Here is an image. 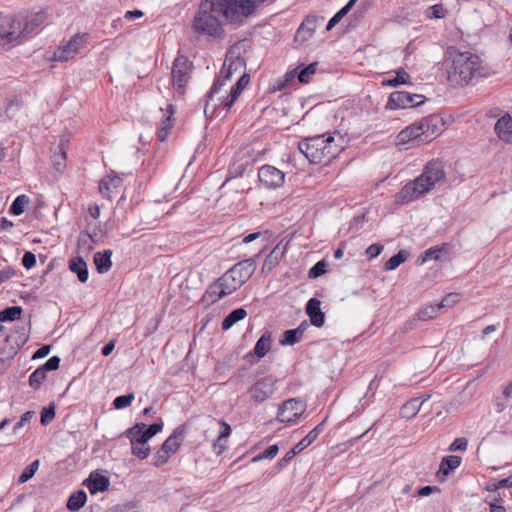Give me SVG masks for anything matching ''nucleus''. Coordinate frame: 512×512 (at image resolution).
Segmentation results:
<instances>
[{"instance_id":"1","label":"nucleus","mask_w":512,"mask_h":512,"mask_svg":"<svg viewBox=\"0 0 512 512\" xmlns=\"http://www.w3.org/2000/svg\"><path fill=\"white\" fill-rule=\"evenodd\" d=\"M243 22L231 0H202L192 21L193 32L213 39L221 38L223 24Z\"/></svg>"},{"instance_id":"2","label":"nucleus","mask_w":512,"mask_h":512,"mask_svg":"<svg viewBox=\"0 0 512 512\" xmlns=\"http://www.w3.org/2000/svg\"><path fill=\"white\" fill-rule=\"evenodd\" d=\"M445 165L440 159L428 161L422 173L413 181L405 184L396 196L400 204H407L415 201L431 191L437 184L446 180Z\"/></svg>"},{"instance_id":"3","label":"nucleus","mask_w":512,"mask_h":512,"mask_svg":"<svg viewBox=\"0 0 512 512\" xmlns=\"http://www.w3.org/2000/svg\"><path fill=\"white\" fill-rule=\"evenodd\" d=\"M489 76V69L476 54L469 51L455 52L448 69V80L460 86L474 85Z\"/></svg>"},{"instance_id":"4","label":"nucleus","mask_w":512,"mask_h":512,"mask_svg":"<svg viewBox=\"0 0 512 512\" xmlns=\"http://www.w3.org/2000/svg\"><path fill=\"white\" fill-rule=\"evenodd\" d=\"M344 139L335 131L333 133L308 137L299 142V150L310 163L319 164L323 160L330 161L343 149Z\"/></svg>"},{"instance_id":"5","label":"nucleus","mask_w":512,"mask_h":512,"mask_svg":"<svg viewBox=\"0 0 512 512\" xmlns=\"http://www.w3.org/2000/svg\"><path fill=\"white\" fill-rule=\"evenodd\" d=\"M256 270L254 258L239 261L226 271L220 278L224 282L226 290L233 293L240 288L253 275Z\"/></svg>"},{"instance_id":"6","label":"nucleus","mask_w":512,"mask_h":512,"mask_svg":"<svg viewBox=\"0 0 512 512\" xmlns=\"http://www.w3.org/2000/svg\"><path fill=\"white\" fill-rule=\"evenodd\" d=\"M193 63L185 55H178L172 65L171 78L173 88L179 95L185 93V88L190 81Z\"/></svg>"},{"instance_id":"7","label":"nucleus","mask_w":512,"mask_h":512,"mask_svg":"<svg viewBox=\"0 0 512 512\" xmlns=\"http://www.w3.org/2000/svg\"><path fill=\"white\" fill-rule=\"evenodd\" d=\"M89 35L87 33H77L67 42H62L49 56V59L57 62H65L73 59L86 44Z\"/></svg>"},{"instance_id":"8","label":"nucleus","mask_w":512,"mask_h":512,"mask_svg":"<svg viewBox=\"0 0 512 512\" xmlns=\"http://www.w3.org/2000/svg\"><path fill=\"white\" fill-rule=\"evenodd\" d=\"M26 38L21 20L7 19L0 23V45L6 48L20 44Z\"/></svg>"},{"instance_id":"9","label":"nucleus","mask_w":512,"mask_h":512,"mask_svg":"<svg viewBox=\"0 0 512 512\" xmlns=\"http://www.w3.org/2000/svg\"><path fill=\"white\" fill-rule=\"evenodd\" d=\"M424 101L425 97L421 94L394 91L390 94L385 108L388 110L412 108L423 104Z\"/></svg>"},{"instance_id":"10","label":"nucleus","mask_w":512,"mask_h":512,"mask_svg":"<svg viewBox=\"0 0 512 512\" xmlns=\"http://www.w3.org/2000/svg\"><path fill=\"white\" fill-rule=\"evenodd\" d=\"M422 126L418 122L411 124L405 129L401 130L395 140L397 146H406V148H412L425 144L422 140L424 138Z\"/></svg>"},{"instance_id":"11","label":"nucleus","mask_w":512,"mask_h":512,"mask_svg":"<svg viewBox=\"0 0 512 512\" xmlns=\"http://www.w3.org/2000/svg\"><path fill=\"white\" fill-rule=\"evenodd\" d=\"M305 407L301 400L288 399L279 406L277 419L283 423L295 422L304 413Z\"/></svg>"},{"instance_id":"12","label":"nucleus","mask_w":512,"mask_h":512,"mask_svg":"<svg viewBox=\"0 0 512 512\" xmlns=\"http://www.w3.org/2000/svg\"><path fill=\"white\" fill-rule=\"evenodd\" d=\"M259 182L267 189L280 188L285 181V173L272 165H263L258 170Z\"/></svg>"},{"instance_id":"13","label":"nucleus","mask_w":512,"mask_h":512,"mask_svg":"<svg viewBox=\"0 0 512 512\" xmlns=\"http://www.w3.org/2000/svg\"><path fill=\"white\" fill-rule=\"evenodd\" d=\"M275 391V381L270 378L257 380L249 389L250 398L257 404L269 399Z\"/></svg>"},{"instance_id":"14","label":"nucleus","mask_w":512,"mask_h":512,"mask_svg":"<svg viewBox=\"0 0 512 512\" xmlns=\"http://www.w3.org/2000/svg\"><path fill=\"white\" fill-rule=\"evenodd\" d=\"M418 123L423 128L422 131L424 132V138H422V140L426 143H429L432 139L436 138L440 134L441 127L443 126L442 118L438 115H430L423 118Z\"/></svg>"},{"instance_id":"15","label":"nucleus","mask_w":512,"mask_h":512,"mask_svg":"<svg viewBox=\"0 0 512 512\" xmlns=\"http://www.w3.org/2000/svg\"><path fill=\"white\" fill-rule=\"evenodd\" d=\"M230 294L231 293L226 290L224 282L221 281V278L219 277L215 282L207 287L202 296V301L207 304H214L218 300Z\"/></svg>"},{"instance_id":"16","label":"nucleus","mask_w":512,"mask_h":512,"mask_svg":"<svg viewBox=\"0 0 512 512\" xmlns=\"http://www.w3.org/2000/svg\"><path fill=\"white\" fill-rule=\"evenodd\" d=\"M83 484L86 485L92 495H95L98 492H104L108 490L110 480L108 477L98 473L97 471H93L90 473L89 477L84 481Z\"/></svg>"},{"instance_id":"17","label":"nucleus","mask_w":512,"mask_h":512,"mask_svg":"<svg viewBox=\"0 0 512 512\" xmlns=\"http://www.w3.org/2000/svg\"><path fill=\"white\" fill-rule=\"evenodd\" d=\"M323 20V17L319 18L314 15L307 16L297 30L296 39L306 41L311 38L317 28L318 22H322Z\"/></svg>"},{"instance_id":"18","label":"nucleus","mask_w":512,"mask_h":512,"mask_svg":"<svg viewBox=\"0 0 512 512\" xmlns=\"http://www.w3.org/2000/svg\"><path fill=\"white\" fill-rule=\"evenodd\" d=\"M231 75L230 69L221 71L220 75L214 80L210 91L207 93V101L204 109L205 114L208 113L210 104L214 102V98L220 94L222 87L225 85L226 81L230 80Z\"/></svg>"},{"instance_id":"19","label":"nucleus","mask_w":512,"mask_h":512,"mask_svg":"<svg viewBox=\"0 0 512 512\" xmlns=\"http://www.w3.org/2000/svg\"><path fill=\"white\" fill-rule=\"evenodd\" d=\"M306 313L310 322L315 327H322L325 322V314L321 311V301L317 298H311L306 305Z\"/></svg>"},{"instance_id":"20","label":"nucleus","mask_w":512,"mask_h":512,"mask_svg":"<svg viewBox=\"0 0 512 512\" xmlns=\"http://www.w3.org/2000/svg\"><path fill=\"white\" fill-rule=\"evenodd\" d=\"M494 130L500 140L512 143V117L509 114H505L497 120Z\"/></svg>"},{"instance_id":"21","label":"nucleus","mask_w":512,"mask_h":512,"mask_svg":"<svg viewBox=\"0 0 512 512\" xmlns=\"http://www.w3.org/2000/svg\"><path fill=\"white\" fill-rule=\"evenodd\" d=\"M242 90L236 87L235 85L231 88L230 93L228 95H217L214 98V102L210 104L212 107L211 113L213 114L215 110L222 106L226 111L230 110V108L233 106L234 102L238 98V96L241 94Z\"/></svg>"},{"instance_id":"22","label":"nucleus","mask_w":512,"mask_h":512,"mask_svg":"<svg viewBox=\"0 0 512 512\" xmlns=\"http://www.w3.org/2000/svg\"><path fill=\"white\" fill-rule=\"evenodd\" d=\"M68 268L72 273L77 275L81 283H86L89 277L88 266L81 256L73 257L68 262Z\"/></svg>"},{"instance_id":"23","label":"nucleus","mask_w":512,"mask_h":512,"mask_svg":"<svg viewBox=\"0 0 512 512\" xmlns=\"http://www.w3.org/2000/svg\"><path fill=\"white\" fill-rule=\"evenodd\" d=\"M185 432L184 426L177 427L172 434L163 442L161 445L162 450L167 451L169 454H174L183 441V435Z\"/></svg>"},{"instance_id":"24","label":"nucleus","mask_w":512,"mask_h":512,"mask_svg":"<svg viewBox=\"0 0 512 512\" xmlns=\"http://www.w3.org/2000/svg\"><path fill=\"white\" fill-rule=\"evenodd\" d=\"M146 424L136 423L125 432L126 437L130 440L131 444L145 445L150 438L146 434Z\"/></svg>"},{"instance_id":"25","label":"nucleus","mask_w":512,"mask_h":512,"mask_svg":"<svg viewBox=\"0 0 512 512\" xmlns=\"http://www.w3.org/2000/svg\"><path fill=\"white\" fill-rule=\"evenodd\" d=\"M461 464V457L456 455H449L442 458L437 477L439 480H444L446 476L453 470L458 468Z\"/></svg>"},{"instance_id":"26","label":"nucleus","mask_w":512,"mask_h":512,"mask_svg":"<svg viewBox=\"0 0 512 512\" xmlns=\"http://www.w3.org/2000/svg\"><path fill=\"white\" fill-rule=\"evenodd\" d=\"M112 250L107 249L103 251L96 252L94 254V264L96 266V270L100 274L107 273L112 267Z\"/></svg>"},{"instance_id":"27","label":"nucleus","mask_w":512,"mask_h":512,"mask_svg":"<svg viewBox=\"0 0 512 512\" xmlns=\"http://www.w3.org/2000/svg\"><path fill=\"white\" fill-rule=\"evenodd\" d=\"M122 179L118 176L107 177L100 181L99 191L105 198L111 199L112 194L121 186Z\"/></svg>"},{"instance_id":"28","label":"nucleus","mask_w":512,"mask_h":512,"mask_svg":"<svg viewBox=\"0 0 512 512\" xmlns=\"http://www.w3.org/2000/svg\"><path fill=\"white\" fill-rule=\"evenodd\" d=\"M86 500V492L84 490H77L69 496L66 504L67 509L73 512L78 511L84 506Z\"/></svg>"},{"instance_id":"29","label":"nucleus","mask_w":512,"mask_h":512,"mask_svg":"<svg viewBox=\"0 0 512 512\" xmlns=\"http://www.w3.org/2000/svg\"><path fill=\"white\" fill-rule=\"evenodd\" d=\"M420 398H412L402 405L400 409V416L405 419H411L419 412L422 403H419Z\"/></svg>"},{"instance_id":"30","label":"nucleus","mask_w":512,"mask_h":512,"mask_svg":"<svg viewBox=\"0 0 512 512\" xmlns=\"http://www.w3.org/2000/svg\"><path fill=\"white\" fill-rule=\"evenodd\" d=\"M247 315L244 308H237L231 311L222 321V329L229 330L238 321L243 320Z\"/></svg>"},{"instance_id":"31","label":"nucleus","mask_w":512,"mask_h":512,"mask_svg":"<svg viewBox=\"0 0 512 512\" xmlns=\"http://www.w3.org/2000/svg\"><path fill=\"white\" fill-rule=\"evenodd\" d=\"M324 426V421L318 424L314 429H312L302 440H300L294 447L299 452H302L305 448L310 446L318 437L319 433L322 431Z\"/></svg>"},{"instance_id":"32","label":"nucleus","mask_w":512,"mask_h":512,"mask_svg":"<svg viewBox=\"0 0 512 512\" xmlns=\"http://www.w3.org/2000/svg\"><path fill=\"white\" fill-rule=\"evenodd\" d=\"M30 203V198L27 195H19L12 202L9 212L12 215L19 216L24 213L25 207Z\"/></svg>"},{"instance_id":"33","label":"nucleus","mask_w":512,"mask_h":512,"mask_svg":"<svg viewBox=\"0 0 512 512\" xmlns=\"http://www.w3.org/2000/svg\"><path fill=\"white\" fill-rule=\"evenodd\" d=\"M357 0H349L347 4L342 7L329 21L326 26V30L330 31L341 19L348 14V12L354 7Z\"/></svg>"},{"instance_id":"34","label":"nucleus","mask_w":512,"mask_h":512,"mask_svg":"<svg viewBox=\"0 0 512 512\" xmlns=\"http://www.w3.org/2000/svg\"><path fill=\"white\" fill-rule=\"evenodd\" d=\"M410 78V75L403 68H400L396 71V77L384 80L382 83L383 85L397 87L399 85L411 84Z\"/></svg>"},{"instance_id":"35","label":"nucleus","mask_w":512,"mask_h":512,"mask_svg":"<svg viewBox=\"0 0 512 512\" xmlns=\"http://www.w3.org/2000/svg\"><path fill=\"white\" fill-rule=\"evenodd\" d=\"M272 345V334L270 331H265L256 342L254 349L251 352H269Z\"/></svg>"},{"instance_id":"36","label":"nucleus","mask_w":512,"mask_h":512,"mask_svg":"<svg viewBox=\"0 0 512 512\" xmlns=\"http://www.w3.org/2000/svg\"><path fill=\"white\" fill-rule=\"evenodd\" d=\"M20 306H10L0 311V322L14 321L19 319L22 314Z\"/></svg>"},{"instance_id":"37","label":"nucleus","mask_w":512,"mask_h":512,"mask_svg":"<svg viewBox=\"0 0 512 512\" xmlns=\"http://www.w3.org/2000/svg\"><path fill=\"white\" fill-rule=\"evenodd\" d=\"M407 252L405 250H400L397 254L393 255L388 261L384 264V269L386 271L395 270L399 265L407 259Z\"/></svg>"},{"instance_id":"38","label":"nucleus","mask_w":512,"mask_h":512,"mask_svg":"<svg viewBox=\"0 0 512 512\" xmlns=\"http://www.w3.org/2000/svg\"><path fill=\"white\" fill-rule=\"evenodd\" d=\"M301 331L289 329L283 332L280 341L281 345H293L301 340Z\"/></svg>"},{"instance_id":"39","label":"nucleus","mask_w":512,"mask_h":512,"mask_svg":"<svg viewBox=\"0 0 512 512\" xmlns=\"http://www.w3.org/2000/svg\"><path fill=\"white\" fill-rule=\"evenodd\" d=\"M448 13V10L442 4L429 6L425 10V16L428 19H442Z\"/></svg>"},{"instance_id":"40","label":"nucleus","mask_w":512,"mask_h":512,"mask_svg":"<svg viewBox=\"0 0 512 512\" xmlns=\"http://www.w3.org/2000/svg\"><path fill=\"white\" fill-rule=\"evenodd\" d=\"M440 308L438 305H428L421 308L417 313V320L419 321H427L433 319L437 316Z\"/></svg>"},{"instance_id":"41","label":"nucleus","mask_w":512,"mask_h":512,"mask_svg":"<svg viewBox=\"0 0 512 512\" xmlns=\"http://www.w3.org/2000/svg\"><path fill=\"white\" fill-rule=\"evenodd\" d=\"M39 460H34L30 465H28L24 470L23 472L20 474L19 478H18V482L19 483H25L27 482L28 480H30L34 474L36 473V471L38 470L39 468Z\"/></svg>"},{"instance_id":"42","label":"nucleus","mask_w":512,"mask_h":512,"mask_svg":"<svg viewBox=\"0 0 512 512\" xmlns=\"http://www.w3.org/2000/svg\"><path fill=\"white\" fill-rule=\"evenodd\" d=\"M46 379V372L41 368H37L29 377V385L37 389L40 387L42 382Z\"/></svg>"},{"instance_id":"43","label":"nucleus","mask_w":512,"mask_h":512,"mask_svg":"<svg viewBox=\"0 0 512 512\" xmlns=\"http://www.w3.org/2000/svg\"><path fill=\"white\" fill-rule=\"evenodd\" d=\"M317 63H311L308 66L304 67L298 73L299 82L306 84L310 81L312 75L316 73Z\"/></svg>"},{"instance_id":"44","label":"nucleus","mask_w":512,"mask_h":512,"mask_svg":"<svg viewBox=\"0 0 512 512\" xmlns=\"http://www.w3.org/2000/svg\"><path fill=\"white\" fill-rule=\"evenodd\" d=\"M447 247H448L447 244H443L440 247L439 246H434V247H431V248L427 249L424 252V257L422 259V262H425V261L431 260V259L438 260L440 258V253L442 251H447Z\"/></svg>"},{"instance_id":"45","label":"nucleus","mask_w":512,"mask_h":512,"mask_svg":"<svg viewBox=\"0 0 512 512\" xmlns=\"http://www.w3.org/2000/svg\"><path fill=\"white\" fill-rule=\"evenodd\" d=\"M327 263L324 260L318 261L308 271V277L315 279L326 273Z\"/></svg>"},{"instance_id":"46","label":"nucleus","mask_w":512,"mask_h":512,"mask_svg":"<svg viewBox=\"0 0 512 512\" xmlns=\"http://www.w3.org/2000/svg\"><path fill=\"white\" fill-rule=\"evenodd\" d=\"M58 149L59 153L53 156V163L56 169L60 170L62 167H64V163L62 161H64L66 158L65 142L63 139L60 140Z\"/></svg>"},{"instance_id":"47","label":"nucleus","mask_w":512,"mask_h":512,"mask_svg":"<svg viewBox=\"0 0 512 512\" xmlns=\"http://www.w3.org/2000/svg\"><path fill=\"white\" fill-rule=\"evenodd\" d=\"M166 111L169 112V116L166 117L165 120L162 121V127L161 130L158 133V139L160 141H164L166 138V131L171 127L170 120L171 115L174 113V108L172 104H168Z\"/></svg>"},{"instance_id":"48","label":"nucleus","mask_w":512,"mask_h":512,"mask_svg":"<svg viewBox=\"0 0 512 512\" xmlns=\"http://www.w3.org/2000/svg\"><path fill=\"white\" fill-rule=\"evenodd\" d=\"M133 400H134L133 393L121 395L114 399L113 406L116 409H124V408L130 406Z\"/></svg>"},{"instance_id":"49","label":"nucleus","mask_w":512,"mask_h":512,"mask_svg":"<svg viewBox=\"0 0 512 512\" xmlns=\"http://www.w3.org/2000/svg\"><path fill=\"white\" fill-rule=\"evenodd\" d=\"M55 418V405L50 403L48 406L43 407L41 410V424L47 425Z\"/></svg>"},{"instance_id":"50","label":"nucleus","mask_w":512,"mask_h":512,"mask_svg":"<svg viewBox=\"0 0 512 512\" xmlns=\"http://www.w3.org/2000/svg\"><path fill=\"white\" fill-rule=\"evenodd\" d=\"M278 450L279 448L276 444L270 445L264 451L254 457L253 461L255 462L261 459H273L277 455Z\"/></svg>"},{"instance_id":"51","label":"nucleus","mask_w":512,"mask_h":512,"mask_svg":"<svg viewBox=\"0 0 512 512\" xmlns=\"http://www.w3.org/2000/svg\"><path fill=\"white\" fill-rule=\"evenodd\" d=\"M131 453L139 459H146L150 454V447L140 444H131Z\"/></svg>"},{"instance_id":"52","label":"nucleus","mask_w":512,"mask_h":512,"mask_svg":"<svg viewBox=\"0 0 512 512\" xmlns=\"http://www.w3.org/2000/svg\"><path fill=\"white\" fill-rule=\"evenodd\" d=\"M459 300H460V294H458V293H449L437 305H438V307L440 309L443 308V307H452L456 303H458Z\"/></svg>"},{"instance_id":"53","label":"nucleus","mask_w":512,"mask_h":512,"mask_svg":"<svg viewBox=\"0 0 512 512\" xmlns=\"http://www.w3.org/2000/svg\"><path fill=\"white\" fill-rule=\"evenodd\" d=\"M43 20L42 15H35L27 22L23 23V29H25V35L30 34L34 28L38 27Z\"/></svg>"},{"instance_id":"54","label":"nucleus","mask_w":512,"mask_h":512,"mask_svg":"<svg viewBox=\"0 0 512 512\" xmlns=\"http://www.w3.org/2000/svg\"><path fill=\"white\" fill-rule=\"evenodd\" d=\"M170 456H171V454H169L165 450H162V448L160 447V449L154 455V463H153L154 466L160 467V466L164 465L165 463H167Z\"/></svg>"},{"instance_id":"55","label":"nucleus","mask_w":512,"mask_h":512,"mask_svg":"<svg viewBox=\"0 0 512 512\" xmlns=\"http://www.w3.org/2000/svg\"><path fill=\"white\" fill-rule=\"evenodd\" d=\"M468 446V441L464 437L456 438L450 445L449 450L454 451H465Z\"/></svg>"},{"instance_id":"56","label":"nucleus","mask_w":512,"mask_h":512,"mask_svg":"<svg viewBox=\"0 0 512 512\" xmlns=\"http://www.w3.org/2000/svg\"><path fill=\"white\" fill-rule=\"evenodd\" d=\"M22 265L28 270L34 267L36 265L35 254L30 251L25 252L22 257Z\"/></svg>"},{"instance_id":"57","label":"nucleus","mask_w":512,"mask_h":512,"mask_svg":"<svg viewBox=\"0 0 512 512\" xmlns=\"http://www.w3.org/2000/svg\"><path fill=\"white\" fill-rule=\"evenodd\" d=\"M34 416L33 411H27L22 416L21 419L14 425L13 432L17 433L26 423H28Z\"/></svg>"},{"instance_id":"58","label":"nucleus","mask_w":512,"mask_h":512,"mask_svg":"<svg viewBox=\"0 0 512 512\" xmlns=\"http://www.w3.org/2000/svg\"><path fill=\"white\" fill-rule=\"evenodd\" d=\"M60 358L58 356H53L46 363L40 366L45 372L56 370L59 367Z\"/></svg>"},{"instance_id":"59","label":"nucleus","mask_w":512,"mask_h":512,"mask_svg":"<svg viewBox=\"0 0 512 512\" xmlns=\"http://www.w3.org/2000/svg\"><path fill=\"white\" fill-rule=\"evenodd\" d=\"M300 452L293 447L278 462L279 467H285Z\"/></svg>"},{"instance_id":"60","label":"nucleus","mask_w":512,"mask_h":512,"mask_svg":"<svg viewBox=\"0 0 512 512\" xmlns=\"http://www.w3.org/2000/svg\"><path fill=\"white\" fill-rule=\"evenodd\" d=\"M383 250V245L380 244H372L366 249V255L368 259L376 258Z\"/></svg>"},{"instance_id":"61","label":"nucleus","mask_w":512,"mask_h":512,"mask_svg":"<svg viewBox=\"0 0 512 512\" xmlns=\"http://www.w3.org/2000/svg\"><path fill=\"white\" fill-rule=\"evenodd\" d=\"M163 428L162 422L159 423H153L149 426L146 425L145 430L147 436L151 439L154 435H156L158 432H160Z\"/></svg>"},{"instance_id":"62","label":"nucleus","mask_w":512,"mask_h":512,"mask_svg":"<svg viewBox=\"0 0 512 512\" xmlns=\"http://www.w3.org/2000/svg\"><path fill=\"white\" fill-rule=\"evenodd\" d=\"M15 275V271L11 267H6L0 270V283H4Z\"/></svg>"},{"instance_id":"63","label":"nucleus","mask_w":512,"mask_h":512,"mask_svg":"<svg viewBox=\"0 0 512 512\" xmlns=\"http://www.w3.org/2000/svg\"><path fill=\"white\" fill-rule=\"evenodd\" d=\"M438 492H440V489L437 486H423L418 490L417 494H418V496L424 497V496H428L432 493H438Z\"/></svg>"},{"instance_id":"64","label":"nucleus","mask_w":512,"mask_h":512,"mask_svg":"<svg viewBox=\"0 0 512 512\" xmlns=\"http://www.w3.org/2000/svg\"><path fill=\"white\" fill-rule=\"evenodd\" d=\"M294 78H295V71L287 72V73L285 74V76H284V80H283V81H279V82H278L277 89H278V90H282V89H284V88L288 85V83H289L290 81H293V80H294Z\"/></svg>"}]
</instances>
